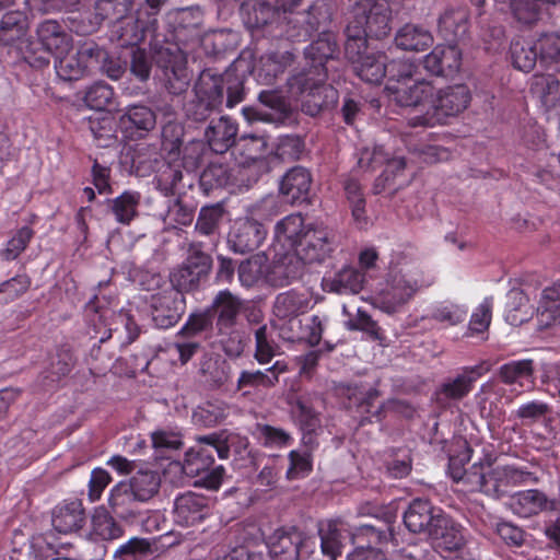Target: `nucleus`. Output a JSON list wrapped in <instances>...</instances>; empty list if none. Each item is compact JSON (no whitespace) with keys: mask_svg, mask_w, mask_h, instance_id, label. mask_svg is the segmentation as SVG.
Wrapping results in <instances>:
<instances>
[{"mask_svg":"<svg viewBox=\"0 0 560 560\" xmlns=\"http://www.w3.org/2000/svg\"><path fill=\"white\" fill-rule=\"evenodd\" d=\"M202 11L199 7L180 8L168 14L164 32L153 35L151 58L162 71V79L170 93L179 95L190 83L187 49L197 45L200 37Z\"/></svg>","mask_w":560,"mask_h":560,"instance_id":"obj_1","label":"nucleus"},{"mask_svg":"<svg viewBox=\"0 0 560 560\" xmlns=\"http://www.w3.org/2000/svg\"><path fill=\"white\" fill-rule=\"evenodd\" d=\"M275 238L288 253L303 262H322L334 252L335 243L327 228L306 223L301 213H292L275 226Z\"/></svg>","mask_w":560,"mask_h":560,"instance_id":"obj_2","label":"nucleus"},{"mask_svg":"<svg viewBox=\"0 0 560 560\" xmlns=\"http://www.w3.org/2000/svg\"><path fill=\"white\" fill-rule=\"evenodd\" d=\"M229 72L214 74L203 70L194 88V97L184 105L188 120L200 122L207 120L212 113L219 112L226 91V107L233 108L244 100L243 81Z\"/></svg>","mask_w":560,"mask_h":560,"instance_id":"obj_3","label":"nucleus"},{"mask_svg":"<svg viewBox=\"0 0 560 560\" xmlns=\"http://www.w3.org/2000/svg\"><path fill=\"white\" fill-rule=\"evenodd\" d=\"M236 435L226 430L212 432L197 438V445L185 453L183 470L187 476H201L202 485L210 490H218L223 481L225 469L222 465L213 466V452L220 459H228Z\"/></svg>","mask_w":560,"mask_h":560,"instance_id":"obj_4","label":"nucleus"},{"mask_svg":"<svg viewBox=\"0 0 560 560\" xmlns=\"http://www.w3.org/2000/svg\"><path fill=\"white\" fill-rule=\"evenodd\" d=\"M73 38L65 26L56 20H45L36 28V37L22 42L20 55L32 68L42 69L49 65L50 57L69 52Z\"/></svg>","mask_w":560,"mask_h":560,"instance_id":"obj_5","label":"nucleus"},{"mask_svg":"<svg viewBox=\"0 0 560 560\" xmlns=\"http://www.w3.org/2000/svg\"><path fill=\"white\" fill-rule=\"evenodd\" d=\"M392 11L384 0H357L345 34L346 42L368 44V37L382 39L390 31Z\"/></svg>","mask_w":560,"mask_h":560,"instance_id":"obj_6","label":"nucleus"},{"mask_svg":"<svg viewBox=\"0 0 560 560\" xmlns=\"http://www.w3.org/2000/svg\"><path fill=\"white\" fill-rule=\"evenodd\" d=\"M327 79L326 71L314 74L312 70H302L287 79L288 92L301 102L305 114L314 117L338 102L339 93L326 83Z\"/></svg>","mask_w":560,"mask_h":560,"instance_id":"obj_7","label":"nucleus"},{"mask_svg":"<svg viewBox=\"0 0 560 560\" xmlns=\"http://www.w3.org/2000/svg\"><path fill=\"white\" fill-rule=\"evenodd\" d=\"M433 281L434 279L416 264L392 272L386 289L376 299L377 307L387 314L398 313L419 291L432 285Z\"/></svg>","mask_w":560,"mask_h":560,"instance_id":"obj_8","label":"nucleus"},{"mask_svg":"<svg viewBox=\"0 0 560 560\" xmlns=\"http://www.w3.org/2000/svg\"><path fill=\"white\" fill-rule=\"evenodd\" d=\"M164 0H145L135 13L109 25L108 36L119 47H139L147 38L152 39L158 31V16Z\"/></svg>","mask_w":560,"mask_h":560,"instance_id":"obj_9","label":"nucleus"},{"mask_svg":"<svg viewBox=\"0 0 560 560\" xmlns=\"http://www.w3.org/2000/svg\"><path fill=\"white\" fill-rule=\"evenodd\" d=\"M389 69L390 77L386 82L385 90L399 106L417 107L433 97L434 88L431 83L412 78L413 63L395 61Z\"/></svg>","mask_w":560,"mask_h":560,"instance_id":"obj_10","label":"nucleus"},{"mask_svg":"<svg viewBox=\"0 0 560 560\" xmlns=\"http://www.w3.org/2000/svg\"><path fill=\"white\" fill-rule=\"evenodd\" d=\"M471 101L469 89L465 84H457L440 90L432 97L424 114L410 118L412 127H434L446 124L447 118L464 112Z\"/></svg>","mask_w":560,"mask_h":560,"instance_id":"obj_11","label":"nucleus"},{"mask_svg":"<svg viewBox=\"0 0 560 560\" xmlns=\"http://www.w3.org/2000/svg\"><path fill=\"white\" fill-rule=\"evenodd\" d=\"M202 149L203 143L201 142L190 143L185 147L180 162L154 159V165L151 168L155 172V188L165 197L175 195L183 180V167L196 170L202 165Z\"/></svg>","mask_w":560,"mask_h":560,"instance_id":"obj_12","label":"nucleus"},{"mask_svg":"<svg viewBox=\"0 0 560 560\" xmlns=\"http://www.w3.org/2000/svg\"><path fill=\"white\" fill-rule=\"evenodd\" d=\"M132 3L133 0H96L94 13L83 11L68 16L69 28L78 35H90L96 32L104 21H108V26L120 21L131 12Z\"/></svg>","mask_w":560,"mask_h":560,"instance_id":"obj_13","label":"nucleus"},{"mask_svg":"<svg viewBox=\"0 0 560 560\" xmlns=\"http://www.w3.org/2000/svg\"><path fill=\"white\" fill-rule=\"evenodd\" d=\"M345 55L351 62L354 73L365 83L378 85L385 78L390 77V67L396 60L387 62L388 58L382 51H368V44L355 42L345 43Z\"/></svg>","mask_w":560,"mask_h":560,"instance_id":"obj_14","label":"nucleus"},{"mask_svg":"<svg viewBox=\"0 0 560 560\" xmlns=\"http://www.w3.org/2000/svg\"><path fill=\"white\" fill-rule=\"evenodd\" d=\"M436 550L445 558L475 560L466 552L468 537L466 528L443 512L428 535Z\"/></svg>","mask_w":560,"mask_h":560,"instance_id":"obj_15","label":"nucleus"},{"mask_svg":"<svg viewBox=\"0 0 560 560\" xmlns=\"http://www.w3.org/2000/svg\"><path fill=\"white\" fill-rule=\"evenodd\" d=\"M334 13L331 0H315L303 13L285 23V37L291 42H306L314 33L326 31Z\"/></svg>","mask_w":560,"mask_h":560,"instance_id":"obj_16","label":"nucleus"},{"mask_svg":"<svg viewBox=\"0 0 560 560\" xmlns=\"http://www.w3.org/2000/svg\"><path fill=\"white\" fill-rule=\"evenodd\" d=\"M212 258L201 249L200 244L191 243L184 264L171 273L173 289L184 292L198 289L200 282L208 279Z\"/></svg>","mask_w":560,"mask_h":560,"instance_id":"obj_17","label":"nucleus"},{"mask_svg":"<svg viewBox=\"0 0 560 560\" xmlns=\"http://www.w3.org/2000/svg\"><path fill=\"white\" fill-rule=\"evenodd\" d=\"M312 298L308 293L295 289L279 293L272 305V313L277 318L273 327L280 332V328L300 327V315L312 308Z\"/></svg>","mask_w":560,"mask_h":560,"instance_id":"obj_18","label":"nucleus"},{"mask_svg":"<svg viewBox=\"0 0 560 560\" xmlns=\"http://www.w3.org/2000/svg\"><path fill=\"white\" fill-rule=\"evenodd\" d=\"M350 538L355 546L354 551H382V547L386 546L389 541L393 542L394 546H398L389 515L385 518H380L375 515L373 522L360 524L350 534Z\"/></svg>","mask_w":560,"mask_h":560,"instance_id":"obj_19","label":"nucleus"},{"mask_svg":"<svg viewBox=\"0 0 560 560\" xmlns=\"http://www.w3.org/2000/svg\"><path fill=\"white\" fill-rule=\"evenodd\" d=\"M101 55L102 49L95 43H85L74 54L67 52L55 57L56 73L62 81L80 80L88 73L94 61L98 62Z\"/></svg>","mask_w":560,"mask_h":560,"instance_id":"obj_20","label":"nucleus"},{"mask_svg":"<svg viewBox=\"0 0 560 560\" xmlns=\"http://www.w3.org/2000/svg\"><path fill=\"white\" fill-rule=\"evenodd\" d=\"M150 307L154 325L160 329H168L179 322L186 303L183 293L172 288L153 294Z\"/></svg>","mask_w":560,"mask_h":560,"instance_id":"obj_21","label":"nucleus"},{"mask_svg":"<svg viewBox=\"0 0 560 560\" xmlns=\"http://www.w3.org/2000/svg\"><path fill=\"white\" fill-rule=\"evenodd\" d=\"M312 173L304 166H293L282 176L279 192L291 206L308 205L311 202Z\"/></svg>","mask_w":560,"mask_h":560,"instance_id":"obj_22","label":"nucleus"},{"mask_svg":"<svg viewBox=\"0 0 560 560\" xmlns=\"http://www.w3.org/2000/svg\"><path fill=\"white\" fill-rule=\"evenodd\" d=\"M267 231L264 224L253 219H238L229 232L230 248L237 254L256 250L265 241Z\"/></svg>","mask_w":560,"mask_h":560,"instance_id":"obj_23","label":"nucleus"},{"mask_svg":"<svg viewBox=\"0 0 560 560\" xmlns=\"http://www.w3.org/2000/svg\"><path fill=\"white\" fill-rule=\"evenodd\" d=\"M538 479L534 472L525 467L516 465H498L490 467V478L488 480V495L500 498L508 492L510 487H516L528 482H537Z\"/></svg>","mask_w":560,"mask_h":560,"instance_id":"obj_24","label":"nucleus"},{"mask_svg":"<svg viewBox=\"0 0 560 560\" xmlns=\"http://www.w3.org/2000/svg\"><path fill=\"white\" fill-rule=\"evenodd\" d=\"M499 380L512 386L511 392L518 396L536 386L535 363L532 359L512 360L502 364L498 371Z\"/></svg>","mask_w":560,"mask_h":560,"instance_id":"obj_25","label":"nucleus"},{"mask_svg":"<svg viewBox=\"0 0 560 560\" xmlns=\"http://www.w3.org/2000/svg\"><path fill=\"white\" fill-rule=\"evenodd\" d=\"M241 14L243 16L244 24L249 30H262L276 24L277 28L281 26L279 34L285 35V24L282 26V23H280L281 12L279 8L273 7L268 1L245 0L241 4Z\"/></svg>","mask_w":560,"mask_h":560,"instance_id":"obj_26","label":"nucleus"},{"mask_svg":"<svg viewBox=\"0 0 560 560\" xmlns=\"http://www.w3.org/2000/svg\"><path fill=\"white\" fill-rule=\"evenodd\" d=\"M339 55V46L336 35L322 31L316 40L312 42L304 50L306 66L304 70H312L314 74L320 71L328 73L327 63Z\"/></svg>","mask_w":560,"mask_h":560,"instance_id":"obj_27","label":"nucleus"},{"mask_svg":"<svg viewBox=\"0 0 560 560\" xmlns=\"http://www.w3.org/2000/svg\"><path fill=\"white\" fill-rule=\"evenodd\" d=\"M443 510L434 506L429 500L413 499L404 513V524L409 532L429 535L431 527L440 520Z\"/></svg>","mask_w":560,"mask_h":560,"instance_id":"obj_28","label":"nucleus"},{"mask_svg":"<svg viewBox=\"0 0 560 560\" xmlns=\"http://www.w3.org/2000/svg\"><path fill=\"white\" fill-rule=\"evenodd\" d=\"M209 499L195 492L178 495L174 502V520L180 526H192L209 515Z\"/></svg>","mask_w":560,"mask_h":560,"instance_id":"obj_29","label":"nucleus"},{"mask_svg":"<svg viewBox=\"0 0 560 560\" xmlns=\"http://www.w3.org/2000/svg\"><path fill=\"white\" fill-rule=\"evenodd\" d=\"M258 100L269 108V110L257 113L258 120L277 126H287L295 121L294 110L280 91L264 90L259 93Z\"/></svg>","mask_w":560,"mask_h":560,"instance_id":"obj_30","label":"nucleus"},{"mask_svg":"<svg viewBox=\"0 0 560 560\" xmlns=\"http://www.w3.org/2000/svg\"><path fill=\"white\" fill-rule=\"evenodd\" d=\"M241 310V300L229 290L220 291L208 308V311H211L212 320L217 318L215 327L220 335H226L233 329Z\"/></svg>","mask_w":560,"mask_h":560,"instance_id":"obj_31","label":"nucleus"},{"mask_svg":"<svg viewBox=\"0 0 560 560\" xmlns=\"http://www.w3.org/2000/svg\"><path fill=\"white\" fill-rule=\"evenodd\" d=\"M511 510L520 517H532L546 511H556L558 501L549 499L538 489H528L514 493L511 498Z\"/></svg>","mask_w":560,"mask_h":560,"instance_id":"obj_32","label":"nucleus"},{"mask_svg":"<svg viewBox=\"0 0 560 560\" xmlns=\"http://www.w3.org/2000/svg\"><path fill=\"white\" fill-rule=\"evenodd\" d=\"M238 124L236 120L221 116L212 119L205 130V139L209 149L217 154H224L232 149L237 139Z\"/></svg>","mask_w":560,"mask_h":560,"instance_id":"obj_33","label":"nucleus"},{"mask_svg":"<svg viewBox=\"0 0 560 560\" xmlns=\"http://www.w3.org/2000/svg\"><path fill=\"white\" fill-rule=\"evenodd\" d=\"M303 533L296 527L277 529L268 541L269 555L273 560H299Z\"/></svg>","mask_w":560,"mask_h":560,"instance_id":"obj_34","label":"nucleus"},{"mask_svg":"<svg viewBox=\"0 0 560 560\" xmlns=\"http://www.w3.org/2000/svg\"><path fill=\"white\" fill-rule=\"evenodd\" d=\"M141 199L140 191L126 189L117 197L104 201L106 213L113 215L118 224L130 225L139 217Z\"/></svg>","mask_w":560,"mask_h":560,"instance_id":"obj_35","label":"nucleus"},{"mask_svg":"<svg viewBox=\"0 0 560 560\" xmlns=\"http://www.w3.org/2000/svg\"><path fill=\"white\" fill-rule=\"evenodd\" d=\"M487 371L488 369H486L483 364L463 368L462 373L456 377L450 378L441 384L439 394L446 399L460 400L472 390L474 384Z\"/></svg>","mask_w":560,"mask_h":560,"instance_id":"obj_36","label":"nucleus"},{"mask_svg":"<svg viewBox=\"0 0 560 560\" xmlns=\"http://www.w3.org/2000/svg\"><path fill=\"white\" fill-rule=\"evenodd\" d=\"M86 515L80 500L65 501L52 511V527L60 534L80 530L85 524Z\"/></svg>","mask_w":560,"mask_h":560,"instance_id":"obj_37","label":"nucleus"},{"mask_svg":"<svg viewBox=\"0 0 560 560\" xmlns=\"http://www.w3.org/2000/svg\"><path fill=\"white\" fill-rule=\"evenodd\" d=\"M107 304L108 302L105 299H101L95 294L84 307L85 320L95 334L93 337L96 338L97 334H101L100 343H104L112 338L109 320L114 315V311Z\"/></svg>","mask_w":560,"mask_h":560,"instance_id":"obj_38","label":"nucleus"},{"mask_svg":"<svg viewBox=\"0 0 560 560\" xmlns=\"http://www.w3.org/2000/svg\"><path fill=\"white\" fill-rule=\"evenodd\" d=\"M364 275L353 267H343L334 275L324 276L322 289L328 293L357 294L363 289Z\"/></svg>","mask_w":560,"mask_h":560,"instance_id":"obj_39","label":"nucleus"},{"mask_svg":"<svg viewBox=\"0 0 560 560\" xmlns=\"http://www.w3.org/2000/svg\"><path fill=\"white\" fill-rule=\"evenodd\" d=\"M156 122L153 110L144 105L128 106L119 117L120 128L130 137L141 138L144 133L154 128Z\"/></svg>","mask_w":560,"mask_h":560,"instance_id":"obj_40","label":"nucleus"},{"mask_svg":"<svg viewBox=\"0 0 560 560\" xmlns=\"http://www.w3.org/2000/svg\"><path fill=\"white\" fill-rule=\"evenodd\" d=\"M294 61V55L290 51L270 52L260 58L257 70V80L266 85H273L283 77L288 67Z\"/></svg>","mask_w":560,"mask_h":560,"instance_id":"obj_41","label":"nucleus"},{"mask_svg":"<svg viewBox=\"0 0 560 560\" xmlns=\"http://www.w3.org/2000/svg\"><path fill=\"white\" fill-rule=\"evenodd\" d=\"M325 322L326 318L312 315L305 324L301 323L300 327L280 328V337L285 341H305L311 347H315L322 340Z\"/></svg>","mask_w":560,"mask_h":560,"instance_id":"obj_42","label":"nucleus"},{"mask_svg":"<svg viewBox=\"0 0 560 560\" xmlns=\"http://www.w3.org/2000/svg\"><path fill=\"white\" fill-rule=\"evenodd\" d=\"M27 30L26 15L20 10H12L4 13L0 20V45L15 46L18 49L22 46V42Z\"/></svg>","mask_w":560,"mask_h":560,"instance_id":"obj_43","label":"nucleus"},{"mask_svg":"<svg viewBox=\"0 0 560 560\" xmlns=\"http://www.w3.org/2000/svg\"><path fill=\"white\" fill-rule=\"evenodd\" d=\"M138 502L140 501L125 481L118 482L109 492L108 504L113 513L124 521H132L137 517Z\"/></svg>","mask_w":560,"mask_h":560,"instance_id":"obj_44","label":"nucleus"},{"mask_svg":"<svg viewBox=\"0 0 560 560\" xmlns=\"http://www.w3.org/2000/svg\"><path fill=\"white\" fill-rule=\"evenodd\" d=\"M537 320L541 328L560 325V283L542 290L537 307Z\"/></svg>","mask_w":560,"mask_h":560,"instance_id":"obj_45","label":"nucleus"},{"mask_svg":"<svg viewBox=\"0 0 560 560\" xmlns=\"http://www.w3.org/2000/svg\"><path fill=\"white\" fill-rule=\"evenodd\" d=\"M395 44L402 50L422 51L432 46L433 36L428 28L408 23L397 31Z\"/></svg>","mask_w":560,"mask_h":560,"instance_id":"obj_46","label":"nucleus"},{"mask_svg":"<svg viewBox=\"0 0 560 560\" xmlns=\"http://www.w3.org/2000/svg\"><path fill=\"white\" fill-rule=\"evenodd\" d=\"M267 150V140L264 136L243 135L236 139L233 154L242 166H249L264 158Z\"/></svg>","mask_w":560,"mask_h":560,"instance_id":"obj_47","label":"nucleus"},{"mask_svg":"<svg viewBox=\"0 0 560 560\" xmlns=\"http://www.w3.org/2000/svg\"><path fill=\"white\" fill-rule=\"evenodd\" d=\"M88 129L95 145L109 148L117 141V122L106 114L92 115L86 120Z\"/></svg>","mask_w":560,"mask_h":560,"instance_id":"obj_48","label":"nucleus"},{"mask_svg":"<svg viewBox=\"0 0 560 560\" xmlns=\"http://www.w3.org/2000/svg\"><path fill=\"white\" fill-rule=\"evenodd\" d=\"M343 524L340 521L330 520L319 523L318 535L323 553L330 560H336L341 555L343 547Z\"/></svg>","mask_w":560,"mask_h":560,"instance_id":"obj_49","label":"nucleus"},{"mask_svg":"<svg viewBox=\"0 0 560 560\" xmlns=\"http://www.w3.org/2000/svg\"><path fill=\"white\" fill-rule=\"evenodd\" d=\"M126 486L132 490L133 495L140 502H147L158 494L161 487V477L153 470H140L136 472Z\"/></svg>","mask_w":560,"mask_h":560,"instance_id":"obj_50","label":"nucleus"},{"mask_svg":"<svg viewBox=\"0 0 560 560\" xmlns=\"http://www.w3.org/2000/svg\"><path fill=\"white\" fill-rule=\"evenodd\" d=\"M91 536L101 540H115L124 535L122 526L104 508L95 510L91 521Z\"/></svg>","mask_w":560,"mask_h":560,"instance_id":"obj_51","label":"nucleus"},{"mask_svg":"<svg viewBox=\"0 0 560 560\" xmlns=\"http://www.w3.org/2000/svg\"><path fill=\"white\" fill-rule=\"evenodd\" d=\"M511 13L516 22L523 25L537 23L542 14L544 3L557 4L560 0H508Z\"/></svg>","mask_w":560,"mask_h":560,"instance_id":"obj_52","label":"nucleus"},{"mask_svg":"<svg viewBox=\"0 0 560 560\" xmlns=\"http://www.w3.org/2000/svg\"><path fill=\"white\" fill-rule=\"evenodd\" d=\"M82 100L89 108L96 112L108 110L116 102L113 86L104 81H96L89 85Z\"/></svg>","mask_w":560,"mask_h":560,"instance_id":"obj_53","label":"nucleus"},{"mask_svg":"<svg viewBox=\"0 0 560 560\" xmlns=\"http://www.w3.org/2000/svg\"><path fill=\"white\" fill-rule=\"evenodd\" d=\"M511 59L514 68L529 72L539 60L537 46L532 40L515 38L510 46Z\"/></svg>","mask_w":560,"mask_h":560,"instance_id":"obj_54","label":"nucleus"},{"mask_svg":"<svg viewBox=\"0 0 560 560\" xmlns=\"http://www.w3.org/2000/svg\"><path fill=\"white\" fill-rule=\"evenodd\" d=\"M293 253L284 255L283 259L272 267L270 277L276 285L284 287L300 279L304 271V265Z\"/></svg>","mask_w":560,"mask_h":560,"instance_id":"obj_55","label":"nucleus"},{"mask_svg":"<svg viewBox=\"0 0 560 560\" xmlns=\"http://www.w3.org/2000/svg\"><path fill=\"white\" fill-rule=\"evenodd\" d=\"M539 63L560 74V36L545 34L538 39Z\"/></svg>","mask_w":560,"mask_h":560,"instance_id":"obj_56","label":"nucleus"},{"mask_svg":"<svg viewBox=\"0 0 560 560\" xmlns=\"http://www.w3.org/2000/svg\"><path fill=\"white\" fill-rule=\"evenodd\" d=\"M224 212V207L221 203L201 207L195 224V231L203 236L215 235L219 232Z\"/></svg>","mask_w":560,"mask_h":560,"instance_id":"obj_57","label":"nucleus"},{"mask_svg":"<svg viewBox=\"0 0 560 560\" xmlns=\"http://www.w3.org/2000/svg\"><path fill=\"white\" fill-rule=\"evenodd\" d=\"M468 15L462 9H448L439 18V32L445 37L457 38L467 32Z\"/></svg>","mask_w":560,"mask_h":560,"instance_id":"obj_58","label":"nucleus"},{"mask_svg":"<svg viewBox=\"0 0 560 560\" xmlns=\"http://www.w3.org/2000/svg\"><path fill=\"white\" fill-rule=\"evenodd\" d=\"M226 410L223 401H206L194 410L192 420L196 424L213 427L226 418Z\"/></svg>","mask_w":560,"mask_h":560,"instance_id":"obj_59","label":"nucleus"},{"mask_svg":"<svg viewBox=\"0 0 560 560\" xmlns=\"http://www.w3.org/2000/svg\"><path fill=\"white\" fill-rule=\"evenodd\" d=\"M231 172L225 163L210 162L200 174V185L206 190L225 187L230 183Z\"/></svg>","mask_w":560,"mask_h":560,"instance_id":"obj_60","label":"nucleus"},{"mask_svg":"<svg viewBox=\"0 0 560 560\" xmlns=\"http://www.w3.org/2000/svg\"><path fill=\"white\" fill-rule=\"evenodd\" d=\"M490 478V466L483 464H474L467 469L459 482L464 486L466 492H482L488 495V480Z\"/></svg>","mask_w":560,"mask_h":560,"instance_id":"obj_61","label":"nucleus"},{"mask_svg":"<svg viewBox=\"0 0 560 560\" xmlns=\"http://www.w3.org/2000/svg\"><path fill=\"white\" fill-rule=\"evenodd\" d=\"M255 352L254 358L259 364L269 363L276 355L277 343L271 337L267 325L259 326L255 332Z\"/></svg>","mask_w":560,"mask_h":560,"instance_id":"obj_62","label":"nucleus"},{"mask_svg":"<svg viewBox=\"0 0 560 560\" xmlns=\"http://www.w3.org/2000/svg\"><path fill=\"white\" fill-rule=\"evenodd\" d=\"M305 150V142L298 135H282L278 137L276 155L283 162L298 161Z\"/></svg>","mask_w":560,"mask_h":560,"instance_id":"obj_63","label":"nucleus"},{"mask_svg":"<svg viewBox=\"0 0 560 560\" xmlns=\"http://www.w3.org/2000/svg\"><path fill=\"white\" fill-rule=\"evenodd\" d=\"M278 380L275 376L269 375L265 371L244 370L241 372L237 378L236 388L238 390H243V394L246 395L249 393L250 388H271L276 386Z\"/></svg>","mask_w":560,"mask_h":560,"instance_id":"obj_64","label":"nucleus"}]
</instances>
